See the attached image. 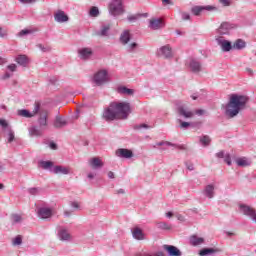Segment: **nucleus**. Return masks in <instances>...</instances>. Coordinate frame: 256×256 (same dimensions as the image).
I'll return each mask as SVG.
<instances>
[{
	"instance_id": "f257e3e1",
	"label": "nucleus",
	"mask_w": 256,
	"mask_h": 256,
	"mask_svg": "<svg viewBox=\"0 0 256 256\" xmlns=\"http://www.w3.org/2000/svg\"><path fill=\"white\" fill-rule=\"evenodd\" d=\"M131 113V105L128 102H112L104 110L103 117L106 121H115L116 119H127Z\"/></svg>"
},
{
	"instance_id": "f03ea898",
	"label": "nucleus",
	"mask_w": 256,
	"mask_h": 256,
	"mask_svg": "<svg viewBox=\"0 0 256 256\" xmlns=\"http://www.w3.org/2000/svg\"><path fill=\"white\" fill-rule=\"evenodd\" d=\"M248 101L249 97L245 95L232 94L230 96L228 104L226 105L227 117H237V115H239V112L245 109Z\"/></svg>"
},
{
	"instance_id": "7ed1b4c3",
	"label": "nucleus",
	"mask_w": 256,
	"mask_h": 256,
	"mask_svg": "<svg viewBox=\"0 0 256 256\" xmlns=\"http://www.w3.org/2000/svg\"><path fill=\"white\" fill-rule=\"evenodd\" d=\"M109 12L113 15V17H119V15H123V13H125V5H123V1L113 0L109 4Z\"/></svg>"
},
{
	"instance_id": "20e7f679",
	"label": "nucleus",
	"mask_w": 256,
	"mask_h": 256,
	"mask_svg": "<svg viewBox=\"0 0 256 256\" xmlns=\"http://www.w3.org/2000/svg\"><path fill=\"white\" fill-rule=\"evenodd\" d=\"M40 107H41V102H35L34 110L32 112H29V110L27 109H20L17 111V115H19V117H25L26 119H31V117H35V115H38Z\"/></svg>"
},
{
	"instance_id": "39448f33",
	"label": "nucleus",
	"mask_w": 256,
	"mask_h": 256,
	"mask_svg": "<svg viewBox=\"0 0 256 256\" xmlns=\"http://www.w3.org/2000/svg\"><path fill=\"white\" fill-rule=\"evenodd\" d=\"M108 81H109V74L107 73V70H99L94 75V83H96V85H103Z\"/></svg>"
},
{
	"instance_id": "423d86ee",
	"label": "nucleus",
	"mask_w": 256,
	"mask_h": 256,
	"mask_svg": "<svg viewBox=\"0 0 256 256\" xmlns=\"http://www.w3.org/2000/svg\"><path fill=\"white\" fill-rule=\"evenodd\" d=\"M157 56L163 57L164 59H171L173 57V49L171 48L170 45L162 46L157 51Z\"/></svg>"
},
{
	"instance_id": "0eeeda50",
	"label": "nucleus",
	"mask_w": 256,
	"mask_h": 256,
	"mask_svg": "<svg viewBox=\"0 0 256 256\" xmlns=\"http://www.w3.org/2000/svg\"><path fill=\"white\" fill-rule=\"evenodd\" d=\"M38 114H39V117H38L39 127L43 129L47 127V119L49 117V111H47V109L40 108Z\"/></svg>"
},
{
	"instance_id": "6e6552de",
	"label": "nucleus",
	"mask_w": 256,
	"mask_h": 256,
	"mask_svg": "<svg viewBox=\"0 0 256 256\" xmlns=\"http://www.w3.org/2000/svg\"><path fill=\"white\" fill-rule=\"evenodd\" d=\"M177 113L180 115V117H184V119H191L195 117V112L191 111L185 106H178Z\"/></svg>"
},
{
	"instance_id": "1a4fd4ad",
	"label": "nucleus",
	"mask_w": 256,
	"mask_h": 256,
	"mask_svg": "<svg viewBox=\"0 0 256 256\" xmlns=\"http://www.w3.org/2000/svg\"><path fill=\"white\" fill-rule=\"evenodd\" d=\"M217 44L221 47L222 51L225 53L231 51L233 49V45L228 40H225L223 37L218 36L216 38Z\"/></svg>"
},
{
	"instance_id": "9d476101",
	"label": "nucleus",
	"mask_w": 256,
	"mask_h": 256,
	"mask_svg": "<svg viewBox=\"0 0 256 256\" xmlns=\"http://www.w3.org/2000/svg\"><path fill=\"white\" fill-rule=\"evenodd\" d=\"M52 173H54V175H69L71 173V167L56 165L53 167Z\"/></svg>"
},
{
	"instance_id": "9b49d317",
	"label": "nucleus",
	"mask_w": 256,
	"mask_h": 256,
	"mask_svg": "<svg viewBox=\"0 0 256 256\" xmlns=\"http://www.w3.org/2000/svg\"><path fill=\"white\" fill-rule=\"evenodd\" d=\"M240 211L244 215H247L248 217H251V219L256 222V212L253 208H251L247 205L241 204L240 205Z\"/></svg>"
},
{
	"instance_id": "f8f14e48",
	"label": "nucleus",
	"mask_w": 256,
	"mask_h": 256,
	"mask_svg": "<svg viewBox=\"0 0 256 256\" xmlns=\"http://www.w3.org/2000/svg\"><path fill=\"white\" fill-rule=\"evenodd\" d=\"M40 219H49L53 216V210L51 208L41 207L37 211Z\"/></svg>"
},
{
	"instance_id": "ddd939ff",
	"label": "nucleus",
	"mask_w": 256,
	"mask_h": 256,
	"mask_svg": "<svg viewBox=\"0 0 256 256\" xmlns=\"http://www.w3.org/2000/svg\"><path fill=\"white\" fill-rule=\"evenodd\" d=\"M116 157H120L121 159H131V157H133V151L127 148H119L116 150Z\"/></svg>"
},
{
	"instance_id": "4468645a",
	"label": "nucleus",
	"mask_w": 256,
	"mask_h": 256,
	"mask_svg": "<svg viewBox=\"0 0 256 256\" xmlns=\"http://www.w3.org/2000/svg\"><path fill=\"white\" fill-rule=\"evenodd\" d=\"M54 19L57 23H66V21H69V16H67L63 10H58L54 14Z\"/></svg>"
},
{
	"instance_id": "2eb2a0df",
	"label": "nucleus",
	"mask_w": 256,
	"mask_h": 256,
	"mask_svg": "<svg viewBox=\"0 0 256 256\" xmlns=\"http://www.w3.org/2000/svg\"><path fill=\"white\" fill-rule=\"evenodd\" d=\"M232 26L228 22H223L220 27L216 30L218 35H227L231 31Z\"/></svg>"
},
{
	"instance_id": "dca6fc26",
	"label": "nucleus",
	"mask_w": 256,
	"mask_h": 256,
	"mask_svg": "<svg viewBox=\"0 0 256 256\" xmlns=\"http://www.w3.org/2000/svg\"><path fill=\"white\" fill-rule=\"evenodd\" d=\"M38 167L40 169H44L46 171H50V173H53V167L54 166V163L52 161H44V160H41L38 162Z\"/></svg>"
},
{
	"instance_id": "f3484780",
	"label": "nucleus",
	"mask_w": 256,
	"mask_h": 256,
	"mask_svg": "<svg viewBox=\"0 0 256 256\" xmlns=\"http://www.w3.org/2000/svg\"><path fill=\"white\" fill-rule=\"evenodd\" d=\"M111 30L110 24H102L100 30L96 31V35L98 37H107L109 35V31Z\"/></svg>"
},
{
	"instance_id": "a211bd4d",
	"label": "nucleus",
	"mask_w": 256,
	"mask_h": 256,
	"mask_svg": "<svg viewBox=\"0 0 256 256\" xmlns=\"http://www.w3.org/2000/svg\"><path fill=\"white\" fill-rule=\"evenodd\" d=\"M164 250L167 251L170 256H181V250L173 245H164Z\"/></svg>"
},
{
	"instance_id": "6ab92c4d",
	"label": "nucleus",
	"mask_w": 256,
	"mask_h": 256,
	"mask_svg": "<svg viewBox=\"0 0 256 256\" xmlns=\"http://www.w3.org/2000/svg\"><path fill=\"white\" fill-rule=\"evenodd\" d=\"M150 29H153L154 31L157 29H161L162 27H165V23H163V19H152L150 20L149 24Z\"/></svg>"
},
{
	"instance_id": "aec40b11",
	"label": "nucleus",
	"mask_w": 256,
	"mask_h": 256,
	"mask_svg": "<svg viewBox=\"0 0 256 256\" xmlns=\"http://www.w3.org/2000/svg\"><path fill=\"white\" fill-rule=\"evenodd\" d=\"M132 235L137 241H143L145 239V233H143V230L139 227H134L132 229Z\"/></svg>"
},
{
	"instance_id": "412c9836",
	"label": "nucleus",
	"mask_w": 256,
	"mask_h": 256,
	"mask_svg": "<svg viewBox=\"0 0 256 256\" xmlns=\"http://www.w3.org/2000/svg\"><path fill=\"white\" fill-rule=\"evenodd\" d=\"M215 8H213V6H195L192 8V13L193 15H201V13H203V11H213Z\"/></svg>"
},
{
	"instance_id": "4be33fe9",
	"label": "nucleus",
	"mask_w": 256,
	"mask_h": 256,
	"mask_svg": "<svg viewBox=\"0 0 256 256\" xmlns=\"http://www.w3.org/2000/svg\"><path fill=\"white\" fill-rule=\"evenodd\" d=\"M205 243V239L203 237H199L197 235H192L190 237V245L193 247H197L198 245H203Z\"/></svg>"
},
{
	"instance_id": "5701e85b",
	"label": "nucleus",
	"mask_w": 256,
	"mask_h": 256,
	"mask_svg": "<svg viewBox=\"0 0 256 256\" xmlns=\"http://www.w3.org/2000/svg\"><path fill=\"white\" fill-rule=\"evenodd\" d=\"M204 195L208 197V199H213V197H215V186H213V184L207 185L204 189Z\"/></svg>"
},
{
	"instance_id": "b1692460",
	"label": "nucleus",
	"mask_w": 256,
	"mask_h": 256,
	"mask_svg": "<svg viewBox=\"0 0 256 256\" xmlns=\"http://www.w3.org/2000/svg\"><path fill=\"white\" fill-rule=\"evenodd\" d=\"M216 157L218 159H224V163H226L227 165L231 166V155L229 153L225 154V151H220L218 153H216Z\"/></svg>"
},
{
	"instance_id": "393cba45",
	"label": "nucleus",
	"mask_w": 256,
	"mask_h": 256,
	"mask_svg": "<svg viewBox=\"0 0 256 256\" xmlns=\"http://www.w3.org/2000/svg\"><path fill=\"white\" fill-rule=\"evenodd\" d=\"M218 248H203L199 251L200 256H209V255H215V253H219Z\"/></svg>"
},
{
	"instance_id": "a878e982",
	"label": "nucleus",
	"mask_w": 256,
	"mask_h": 256,
	"mask_svg": "<svg viewBox=\"0 0 256 256\" xmlns=\"http://www.w3.org/2000/svg\"><path fill=\"white\" fill-rule=\"evenodd\" d=\"M80 59H89L93 55L91 48H82L79 50Z\"/></svg>"
},
{
	"instance_id": "bb28decb",
	"label": "nucleus",
	"mask_w": 256,
	"mask_h": 256,
	"mask_svg": "<svg viewBox=\"0 0 256 256\" xmlns=\"http://www.w3.org/2000/svg\"><path fill=\"white\" fill-rule=\"evenodd\" d=\"M189 67L193 73H199L201 71V62L193 59L190 61Z\"/></svg>"
},
{
	"instance_id": "cd10ccee",
	"label": "nucleus",
	"mask_w": 256,
	"mask_h": 256,
	"mask_svg": "<svg viewBox=\"0 0 256 256\" xmlns=\"http://www.w3.org/2000/svg\"><path fill=\"white\" fill-rule=\"evenodd\" d=\"M58 237L61 239V241H71V234H69L67 229H60L58 232Z\"/></svg>"
},
{
	"instance_id": "c85d7f7f",
	"label": "nucleus",
	"mask_w": 256,
	"mask_h": 256,
	"mask_svg": "<svg viewBox=\"0 0 256 256\" xmlns=\"http://www.w3.org/2000/svg\"><path fill=\"white\" fill-rule=\"evenodd\" d=\"M129 41H131V34L129 33V30H125L120 36V42L122 45H127Z\"/></svg>"
},
{
	"instance_id": "c756f323",
	"label": "nucleus",
	"mask_w": 256,
	"mask_h": 256,
	"mask_svg": "<svg viewBox=\"0 0 256 256\" xmlns=\"http://www.w3.org/2000/svg\"><path fill=\"white\" fill-rule=\"evenodd\" d=\"M236 165H238V167H249L251 161H249L247 157H240L236 159Z\"/></svg>"
},
{
	"instance_id": "7c9ffc66",
	"label": "nucleus",
	"mask_w": 256,
	"mask_h": 256,
	"mask_svg": "<svg viewBox=\"0 0 256 256\" xmlns=\"http://www.w3.org/2000/svg\"><path fill=\"white\" fill-rule=\"evenodd\" d=\"M65 125H67V120H65L62 117L57 116L54 121V127L56 129H61V127H65Z\"/></svg>"
},
{
	"instance_id": "2f4dec72",
	"label": "nucleus",
	"mask_w": 256,
	"mask_h": 256,
	"mask_svg": "<svg viewBox=\"0 0 256 256\" xmlns=\"http://www.w3.org/2000/svg\"><path fill=\"white\" fill-rule=\"evenodd\" d=\"M29 134L31 137H41V135H43V131L36 126H31L29 128Z\"/></svg>"
},
{
	"instance_id": "473e14b6",
	"label": "nucleus",
	"mask_w": 256,
	"mask_h": 256,
	"mask_svg": "<svg viewBox=\"0 0 256 256\" xmlns=\"http://www.w3.org/2000/svg\"><path fill=\"white\" fill-rule=\"evenodd\" d=\"M90 165L93 169H99L103 167V162L99 158H92L90 159Z\"/></svg>"
},
{
	"instance_id": "72a5a7b5",
	"label": "nucleus",
	"mask_w": 256,
	"mask_h": 256,
	"mask_svg": "<svg viewBox=\"0 0 256 256\" xmlns=\"http://www.w3.org/2000/svg\"><path fill=\"white\" fill-rule=\"evenodd\" d=\"M245 46H246L245 41L241 39H237L232 45V49H237L238 51H241V49H245Z\"/></svg>"
},
{
	"instance_id": "f704fd0d",
	"label": "nucleus",
	"mask_w": 256,
	"mask_h": 256,
	"mask_svg": "<svg viewBox=\"0 0 256 256\" xmlns=\"http://www.w3.org/2000/svg\"><path fill=\"white\" fill-rule=\"evenodd\" d=\"M117 91L121 95H133V93H134L133 89H129V88L125 87V86L118 87Z\"/></svg>"
},
{
	"instance_id": "c9c22d12",
	"label": "nucleus",
	"mask_w": 256,
	"mask_h": 256,
	"mask_svg": "<svg viewBox=\"0 0 256 256\" xmlns=\"http://www.w3.org/2000/svg\"><path fill=\"white\" fill-rule=\"evenodd\" d=\"M16 62L18 63V65H22L23 67H25V65L29 63V59L25 55H19L18 57H16Z\"/></svg>"
},
{
	"instance_id": "e433bc0d",
	"label": "nucleus",
	"mask_w": 256,
	"mask_h": 256,
	"mask_svg": "<svg viewBox=\"0 0 256 256\" xmlns=\"http://www.w3.org/2000/svg\"><path fill=\"white\" fill-rule=\"evenodd\" d=\"M158 229H163L164 231H169L171 229V225L167 222H159L156 224Z\"/></svg>"
},
{
	"instance_id": "4c0bfd02",
	"label": "nucleus",
	"mask_w": 256,
	"mask_h": 256,
	"mask_svg": "<svg viewBox=\"0 0 256 256\" xmlns=\"http://www.w3.org/2000/svg\"><path fill=\"white\" fill-rule=\"evenodd\" d=\"M90 17H99V8L97 6H93L89 11Z\"/></svg>"
},
{
	"instance_id": "58836bf2",
	"label": "nucleus",
	"mask_w": 256,
	"mask_h": 256,
	"mask_svg": "<svg viewBox=\"0 0 256 256\" xmlns=\"http://www.w3.org/2000/svg\"><path fill=\"white\" fill-rule=\"evenodd\" d=\"M11 221H12L13 225H15V223H21V221H23V218L19 214H12Z\"/></svg>"
},
{
	"instance_id": "ea45409f",
	"label": "nucleus",
	"mask_w": 256,
	"mask_h": 256,
	"mask_svg": "<svg viewBox=\"0 0 256 256\" xmlns=\"http://www.w3.org/2000/svg\"><path fill=\"white\" fill-rule=\"evenodd\" d=\"M137 47H139V44L136 42H133L127 46L128 53H135L137 51Z\"/></svg>"
},
{
	"instance_id": "a19ab883",
	"label": "nucleus",
	"mask_w": 256,
	"mask_h": 256,
	"mask_svg": "<svg viewBox=\"0 0 256 256\" xmlns=\"http://www.w3.org/2000/svg\"><path fill=\"white\" fill-rule=\"evenodd\" d=\"M200 143L204 145V147H207L211 143V138L207 135L200 138Z\"/></svg>"
},
{
	"instance_id": "79ce46f5",
	"label": "nucleus",
	"mask_w": 256,
	"mask_h": 256,
	"mask_svg": "<svg viewBox=\"0 0 256 256\" xmlns=\"http://www.w3.org/2000/svg\"><path fill=\"white\" fill-rule=\"evenodd\" d=\"M37 47H38V49H40L43 53H49V51H51V46H49V45L38 44Z\"/></svg>"
},
{
	"instance_id": "37998d69",
	"label": "nucleus",
	"mask_w": 256,
	"mask_h": 256,
	"mask_svg": "<svg viewBox=\"0 0 256 256\" xmlns=\"http://www.w3.org/2000/svg\"><path fill=\"white\" fill-rule=\"evenodd\" d=\"M135 256H165V254L163 252H156L154 254H152V253H139V254H136Z\"/></svg>"
},
{
	"instance_id": "c03bdc74",
	"label": "nucleus",
	"mask_w": 256,
	"mask_h": 256,
	"mask_svg": "<svg viewBox=\"0 0 256 256\" xmlns=\"http://www.w3.org/2000/svg\"><path fill=\"white\" fill-rule=\"evenodd\" d=\"M13 141H15V132L8 128V143H13Z\"/></svg>"
},
{
	"instance_id": "a18cd8bd",
	"label": "nucleus",
	"mask_w": 256,
	"mask_h": 256,
	"mask_svg": "<svg viewBox=\"0 0 256 256\" xmlns=\"http://www.w3.org/2000/svg\"><path fill=\"white\" fill-rule=\"evenodd\" d=\"M140 17H143V14L130 15L127 17V19H128V21L133 23V22L137 21V19H139Z\"/></svg>"
},
{
	"instance_id": "49530a36",
	"label": "nucleus",
	"mask_w": 256,
	"mask_h": 256,
	"mask_svg": "<svg viewBox=\"0 0 256 256\" xmlns=\"http://www.w3.org/2000/svg\"><path fill=\"white\" fill-rule=\"evenodd\" d=\"M28 193L30 195H39V193H41V188H29Z\"/></svg>"
},
{
	"instance_id": "de8ad7c7",
	"label": "nucleus",
	"mask_w": 256,
	"mask_h": 256,
	"mask_svg": "<svg viewBox=\"0 0 256 256\" xmlns=\"http://www.w3.org/2000/svg\"><path fill=\"white\" fill-rule=\"evenodd\" d=\"M149 128H150V126L147 125V124H136V125H134V129L136 131H139L140 129H149Z\"/></svg>"
},
{
	"instance_id": "09e8293b",
	"label": "nucleus",
	"mask_w": 256,
	"mask_h": 256,
	"mask_svg": "<svg viewBox=\"0 0 256 256\" xmlns=\"http://www.w3.org/2000/svg\"><path fill=\"white\" fill-rule=\"evenodd\" d=\"M21 243H23L21 235L16 236L13 240V245H21Z\"/></svg>"
},
{
	"instance_id": "8fccbe9b",
	"label": "nucleus",
	"mask_w": 256,
	"mask_h": 256,
	"mask_svg": "<svg viewBox=\"0 0 256 256\" xmlns=\"http://www.w3.org/2000/svg\"><path fill=\"white\" fill-rule=\"evenodd\" d=\"M158 147H161L162 145H168V147H175V144L168 142V141H161L156 144Z\"/></svg>"
},
{
	"instance_id": "3c124183",
	"label": "nucleus",
	"mask_w": 256,
	"mask_h": 256,
	"mask_svg": "<svg viewBox=\"0 0 256 256\" xmlns=\"http://www.w3.org/2000/svg\"><path fill=\"white\" fill-rule=\"evenodd\" d=\"M179 123L182 129H188L189 127H191V123L189 122H183L182 120H179Z\"/></svg>"
},
{
	"instance_id": "603ef678",
	"label": "nucleus",
	"mask_w": 256,
	"mask_h": 256,
	"mask_svg": "<svg viewBox=\"0 0 256 256\" xmlns=\"http://www.w3.org/2000/svg\"><path fill=\"white\" fill-rule=\"evenodd\" d=\"M8 35V30L7 29H3V27H0V38H5Z\"/></svg>"
},
{
	"instance_id": "864d4df0",
	"label": "nucleus",
	"mask_w": 256,
	"mask_h": 256,
	"mask_svg": "<svg viewBox=\"0 0 256 256\" xmlns=\"http://www.w3.org/2000/svg\"><path fill=\"white\" fill-rule=\"evenodd\" d=\"M0 127H2V129H7L9 127V123H7V120L0 119Z\"/></svg>"
},
{
	"instance_id": "5fc2aeb1",
	"label": "nucleus",
	"mask_w": 256,
	"mask_h": 256,
	"mask_svg": "<svg viewBox=\"0 0 256 256\" xmlns=\"http://www.w3.org/2000/svg\"><path fill=\"white\" fill-rule=\"evenodd\" d=\"M29 33H31V30H21L19 33H18V37H23L25 35H29Z\"/></svg>"
},
{
	"instance_id": "6e6d98bb",
	"label": "nucleus",
	"mask_w": 256,
	"mask_h": 256,
	"mask_svg": "<svg viewBox=\"0 0 256 256\" xmlns=\"http://www.w3.org/2000/svg\"><path fill=\"white\" fill-rule=\"evenodd\" d=\"M182 19H183V21H189V19H191V16L189 15V13L183 12Z\"/></svg>"
},
{
	"instance_id": "4d7b16f0",
	"label": "nucleus",
	"mask_w": 256,
	"mask_h": 256,
	"mask_svg": "<svg viewBox=\"0 0 256 256\" xmlns=\"http://www.w3.org/2000/svg\"><path fill=\"white\" fill-rule=\"evenodd\" d=\"M220 3L224 6V7H229V5H231V0H219Z\"/></svg>"
},
{
	"instance_id": "13d9d810",
	"label": "nucleus",
	"mask_w": 256,
	"mask_h": 256,
	"mask_svg": "<svg viewBox=\"0 0 256 256\" xmlns=\"http://www.w3.org/2000/svg\"><path fill=\"white\" fill-rule=\"evenodd\" d=\"M71 207H73L74 209H81V204H79V202H71Z\"/></svg>"
},
{
	"instance_id": "bf43d9fd",
	"label": "nucleus",
	"mask_w": 256,
	"mask_h": 256,
	"mask_svg": "<svg viewBox=\"0 0 256 256\" xmlns=\"http://www.w3.org/2000/svg\"><path fill=\"white\" fill-rule=\"evenodd\" d=\"M186 167L189 171H193V169H195V167L193 166V163L191 162H186Z\"/></svg>"
},
{
	"instance_id": "052dcab7",
	"label": "nucleus",
	"mask_w": 256,
	"mask_h": 256,
	"mask_svg": "<svg viewBox=\"0 0 256 256\" xmlns=\"http://www.w3.org/2000/svg\"><path fill=\"white\" fill-rule=\"evenodd\" d=\"M7 69H9V71H16V69H17V65H15V64H10V65H8V67H7Z\"/></svg>"
},
{
	"instance_id": "680f3d73",
	"label": "nucleus",
	"mask_w": 256,
	"mask_h": 256,
	"mask_svg": "<svg viewBox=\"0 0 256 256\" xmlns=\"http://www.w3.org/2000/svg\"><path fill=\"white\" fill-rule=\"evenodd\" d=\"M23 5H28L29 3H35L36 0H19Z\"/></svg>"
},
{
	"instance_id": "e2e57ef3",
	"label": "nucleus",
	"mask_w": 256,
	"mask_h": 256,
	"mask_svg": "<svg viewBox=\"0 0 256 256\" xmlns=\"http://www.w3.org/2000/svg\"><path fill=\"white\" fill-rule=\"evenodd\" d=\"M196 115H203V113H205V110L203 109H198L195 111Z\"/></svg>"
},
{
	"instance_id": "0e129e2a",
	"label": "nucleus",
	"mask_w": 256,
	"mask_h": 256,
	"mask_svg": "<svg viewBox=\"0 0 256 256\" xmlns=\"http://www.w3.org/2000/svg\"><path fill=\"white\" fill-rule=\"evenodd\" d=\"M176 217H177L178 221H185V217H183V215H181V214L176 215Z\"/></svg>"
},
{
	"instance_id": "69168bd1",
	"label": "nucleus",
	"mask_w": 256,
	"mask_h": 256,
	"mask_svg": "<svg viewBox=\"0 0 256 256\" xmlns=\"http://www.w3.org/2000/svg\"><path fill=\"white\" fill-rule=\"evenodd\" d=\"M108 177H109V179H115V173H113V172H108Z\"/></svg>"
},
{
	"instance_id": "338daca9",
	"label": "nucleus",
	"mask_w": 256,
	"mask_h": 256,
	"mask_svg": "<svg viewBox=\"0 0 256 256\" xmlns=\"http://www.w3.org/2000/svg\"><path fill=\"white\" fill-rule=\"evenodd\" d=\"M50 149H53L54 151L57 149V144L55 143H50Z\"/></svg>"
},
{
	"instance_id": "774afa93",
	"label": "nucleus",
	"mask_w": 256,
	"mask_h": 256,
	"mask_svg": "<svg viewBox=\"0 0 256 256\" xmlns=\"http://www.w3.org/2000/svg\"><path fill=\"white\" fill-rule=\"evenodd\" d=\"M7 63V59L0 57V65H5Z\"/></svg>"
}]
</instances>
